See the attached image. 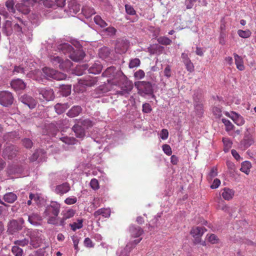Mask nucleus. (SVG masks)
Masks as SVG:
<instances>
[{
    "label": "nucleus",
    "mask_w": 256,
    "mask_h": 256,
    "mask_svg": "<svg viewBox=\"0 0 256 256\" xmlns=\"http://www.w3.org/2000/svg\"><path fill=\"white\" fill-rule=\"evenodd\" d=\"M104 32L108 33V36H112L116 34V29L114 27H108L103 30Z\"/></svg>",
    "instance_id": "obj_59"
},
{
    "label": "nucleus",
    "mask_w": 256,
    "mask_h": 256,
    "mask_svg": "<svg viewBox=\"0 0 256 256\" xmlns=\"http://www.w3.org/2000/svg\"><path fill=\"white\" fill-rule=\"evenodd\" d=\"M212 110L214 114L216 116V118H220L222 116V112L220 108L214 106Z\"/></svg>",
    "instance_id": "obj_58"
},
{
    "label": "nucleus",
    "mask_w": 256,
    "mask_h": 256,
    "mask_svg": "<svg viewBox=\"0 0 256 256\" xmlns=\"http://www.w3.org/2000/svg\"><path fill=\"white\" fill-rule=\"evenodd\" d=\"M75 214L74 210L72 209H70L67 210L66 212L63 214V217L64 219H68L70 218H72Z\"/></svg>",
    "instance_id": "obj_61"
},
{
    "label": "nucleus",
    "mask_w": 256,
    "mask_h": 256,
    "mask_svg": "<svg viewBox=\"0 0 256 256\" xmlns=\"http://www.w3.org/2000/svg\"><path fill=\"white\" fill-rule=\"evenodd\" d=\"M128 42L126 39L118 38L115 44V52L117 54H123L126 53L128 48Z\"/></svg>",
    "instance_id": "obj_9"
},
{
    "label": "nucleus",
    "mask_w": 256,
    "mask_h": 256,
    "mask_svg": "<svg viewBox=\"0 0 256 256\" xmlns=\"http://www.w3.org/2000/svg\"><path fill=\"white\" fill-rule=\"evenodd\" d=\"M25 69L24 68L21 66H14V68L12 70V74L14 75L22 74L24 75L25 74Z\"/></svg>",
    "instance_id": "obj_54"
},
{
    "label": "nucleus",
    "mask_w": 256,
    "mask_h": 256,
    "mask_svg": "<svg viewBox=\"0 0 256 256\" xmlns=\"http://www.w3.org/2000/svg\"><path fill=\"white\" fill-rule=\"evenodd\" d=\"M90 186L91 188L94 190H98L100 188L98 182L96 178H93L91 180L90 182Z\"/></svg>",
    "instance_id": "obj_64"
},
{
    "label": "nucleus",
    "mask_w": 256,
    "mask_h": 256,
    "mask_svg": "<svg viewBox=\"0 0 256 256\" xmlns=\"http://www.w3.org/2000/svg\"><path fill=\"white\" fill-rule=\"evenodd\" d=\"M194 106L198 114L200 115L203 112V104L198 97L194 98Z\"/></svg>",
    "instance_id": "obj_31"
},
{
    "label": "nucleus",
    "mask_w": 256,
    "mask_h": 256,
    "mask_svg": "<svg viewBox=\"0 0 256 256\" xmlns=\"http://www.w3.org/2000/svg\"><path fill=\"white\" fill-rule=\"evenodd\" d=\"M76 49L73 48L69 58L74 62H78L83 60L86 56L85 52L82 48V46L80 44L76 46Z\"/></svg>",
    "instance_id": "obj_6"
},
{
    "label": "nucleus",
    "mask_w": 256,
    "mask_h": 256,
    "mask_svg": "<svg viewBox=\"0 0 256 256\" xmlns=\"http://www.w3.org/2000/svg\"><path fill=\"white\" fill-rule=\"evenodd\" d=\"M111 50L106 46H104L100 49L98 55L100 58L103 59H106L108 60H112L111 57Z\"/></svg>",
    "instance_id": "obj_23"
},
{
    "label": "nucleus",
    "mask_w": 256,
    "mask_h": 256,
    "mask_svg": "<svg viewBox=\"0 0 256 256\" xmlns=\"http://www.w3.org/2000/svg\"><path fill=\"white\" fill-rule=\"evenodd\" d=\"M110 211L109 209L102 208L96 211L94 214V216L95 217H97L98 216L102 215L105 218H108L110 216Z\"/></svg>",
    "instance_id": "obj_37"
},
{
    "label": "nucleus",
    "mask_w": 256,
    "mask_h": 256,
    "mask_svg": "<svg viewBox=\"0 0 256 256\" xmlns=\"http://www.w3.org/2000/svg\"><path fill=\"white\" fill-rule=\"evenodd\" d=\"M154 84L147 81H138L134 82V86L138 89V93L142 96H151L154 94Z\"/></svg>",
    "instance_id": "obj_3"
},
{
    "label": "nucleus",
    "mask_w": 256,
    "mask_h": 256,
    "mask_svg": "<svg viewBox=\"0 0 256 256\" xmlns=\"http://www.w3.org/2000/svg\"><path fill=\"white\" fill-rule=\"evenodd\" d=\"M24 220L21 218L18 222L16 220H12L9 221L7 225V232L9 234H15L22 228Z\"/></svg>",
    "instance_id": "obj_4"
},
{
    "label": "nucleus",
    "mask_w": 256,
    "mask_h": 256,
    "mask_svg": "<svg viewBox=\"0 0 256 256\" xmlns=\"http://www.w3.org/2000/svg\"><path fill=\"white\" fill-rule=\"evenodd\" d=\"M12 27V21L6 20L2 24V32L6 36H10L13 32Z\"/></svg>",
    "instance_id": "obj_20"
},
{
    "label": "nucleus",
    "mask_w": 256,
    "mask_h": 256,
    "mask_svg": "<svg viewBox=\"0 0 256 256\" xmlns=\"http://www.w3.org/2000/svg\"><path fill=\"white\" fill-rule=\"evenodd\" d=\"M97 82L98 77L88 76L81 80L80 84L86 86H92L96 84Z\"/></svg>",
    "instance_id": "obj_22"
},
{
    "label": "nucleus",
    "mask_w": 256,
    "mask_h": 256,
    "mask_svg": "<svg viewBox=\"0 0 256 256\" xmlns=\"http://www.w3.org/2000/svg\"><path fill=\"white\" fill-rule=\"evenodd\" d=\"M234 58L237 68L240 70H244V66L242 64L243 62L242 58L236 54H234Z\"/></svg>",
    "instance_id": "obj_43"
},
{
    "label": "nucleus",
    "mask_w": 256,
    "mask_h": 256,
    "mask_svg": "<svg viewBox=\"0 0 256 256\" xmlns=\"http://www.w3.org/2000/svg\"><path fill=\"white\" fill-rule=\"evenodd\" d=\"M62 58L59 56H51L50 60L54 66L59 68L60 64L62 62Z\"/></svg>",
    "instance_id": "obj_47"
},
{
    "label": "nucleus",
    "mask_w": 256,
    "mask_h": 256,
    "mask_svg": "<svg viewBox=\"0 0 256 256\" xmlns=\"http://www.w3.org/2000/svg\"><path fill=\"white\" fill-rule=\"evenodd\" d=\"M70 190V186L68 183L64 182L56 186L55 192L57 194H63L68 192Z\"/></svg>",
    "instance_id": "obj_24"
},
{
    "label": "nucleus",
    "mask_w": 256,
    "mask_h": 256,
    "mask_svg": "<svg viewBox=\"0 0 256 256\" xmlns=\"http://www.w3.org/2000/svg\"><path fill=\"white\" fill-rule=\"evenodd\" d=\"M159 44L162 45H170L172 44V41L169 38L166 36H160L157 39Z\"/></svg>",
    "instance_id": "obj_50"
},
{
    "label": "nucleus",
    "mask_w": 256,
    "mask_h": 256,
    "mask_svg": "<svg viewBox=\"0 0 256 256\" xmlns=\"http://www.w3.org/2000/svg\"><path fill=\"white\" fill-rule=\"evenodd\" d=\"M252 165L250 162L248 161H245L243 162L242 164V166L240 170L248 174L250 172V169L251 168Z\"/></svg>",
    "instance_id": "obj_45"
},
{
    "label": "nucleus",
    "mask_w": 256,
    "mask_h": 256,
    "mask_svg": "<svg viewBox=\"0 0 256 256\" xmlns=\"http://www.w3.org/2000/svg\"><path fill=\"white\" fill-rule=\"evenodd\" d=\"M94 21L96 24L100 26L102 28H104L108 25L106 22L99 16H96L94 18Z\"/></svg>",
    "instance_id": "obj_52"
},
{
    "label": "nucleus",
    "mask_w": 256,
    "mask_h": 256,
    "mask_svg": "<svg viewBox=\"0 0 256 256\" xmlns=\"http://www.w3.org/2000/svg\"><path fill=\"white\" fill-rule=\"evenodd\" d=\"M8 10L10 12L14 14L16 12V5L14 0H8L5 4Z\"/></svg>",
    "instance_id": "obj_40"
},
{
    "label": "nucleus",
    "mask_w": 256,
    "mask_h": 256,
    "mask_svg": "<svg viewBox=\"0 0 256 256\" xmlns=\"http://www.w3.org/2000/svg\"><path fill=\"white\" fill-rule=\"evenodd\" d=\"M140 61L139 58H135L130 60L128 66L130 68L138 67L140 66Z\"/></svg>",
    "instance_id": "obj_57"
},
{
    "label": "nucleus",
    "mask_w": 256,
    "mask_h": 256,
    "mask_svg": "<svg viewBox=\"0 0 256 256\" xmlns=\"http://www.w3.org/2000/svg\"><path fill=\"white\" fill-rule=\"evenodd\" d=\"M10 86L14 90H20L25 89L26 87V83L20 78L12 80L10 82Z\"/></svg>",
    "instance_id": "obj_15"
},
{
    "label": "nucleus",
    "mask_w": 256,
    "mask_h": 256,
    "mask_svg": "<svg viewBox=\"0 0 256 256\" xmlns=\"http://www.w3.org/2000/svg\"><path fill=\"white\" fill-rule=\"evenodd\" d=\"M135 246L132 241L128 242L124 249L122 250L120 252H118V256H130V252Z\"/></svg>",
    "instance_id": "obj_27"
},
{
    "label": "nucleus",
    "mask_w": 256,
    "mask_h": 256,
    "mask_svg": "<svg viewBox=\"0 0 256 256\" xmlns=\"http://www.w3.org/2000/svg\"><path fill=\"white\" fill-rule=\"evenodd\" d=\"M12 252L15 256H22L24 254L23 250L20 247L15 245L12 246Z\"/></svg>",
    "instance_id": "obj_49"
},
{
    "label": "nucleus",
    "mask_w": 256,
    "mask_h": 256,
    "mask_svg": "<svg viewBox=\"0 0 256 256\" xmlns=\"http://www.w3.org/2000/svg\"><path fill=\"white\" fill-rule=\"evenodd\" d=\"M118 71L120 70H116V68L114 66H112L108 68L102 74L104 76H106L112 78V80L115 82L118 78H115V75Z\"/></svg>",
    "instance_id": "obj_18"
},
{
    "label": "nucleus",
    "mask_w": 256,
    "mask_h": 256,
    "mask_svg": "<svg viewBox=\"0 0 256 256\" xmlns=\"http://www.w3.org/2000/svg\"><path fill=\"white\" fill-rule=\"evenodd\" d=\"M80 68L82 70H88L90 74H96L102 72V66L100 62L97 61L90 66L88 64H82Z\"/></svg>",
    "instance_id": "obj_8"
},
{
    "label": "nucleus",
    "mask_w": 256,
    "mask_h": 256,
    "mask_svg": "<svg viewBox=\"0 0 256 256\" xmlns=\"http://www.w3.org/2000/svg\"><path fill=\"white\" fill-rule=\"evenodd\" d=\"M60 205L56 202H52V204L46 208L44 212V214L48 216L50 213L54 216H58L60 212Z\"/></svg>",
    "instance_id": "obj_12"
},
{
    "label": "nucleus",
    "mask_w": 256,
    "mask_h": 256,
    "mask_svg": "<svg viewBox=\"0 0 256 256\" xmlns=\"http://www.w3.org/2000/svg\"><path fill=\"white\" fill-rule=\"evenodd\" d=\"M46 152L43 149H40L37 150L36 152H35L32 155L30 158V161L32 162H34L37 160L38 156L41 154L42 156V154H45Z\"/></svg>",
    "instance_id": "obj_44"
},
{
    "label": "nucleus",
    "mask_w": 256,
    "mask_h": 256,
    "mask_svg": "<svg viewBox=\"0 0 256 256\" xmlns=\"http://www.w3.org/2000/svg\"><path fill=\"white\" fill-rule=\"evenodd\" d=\"M38 92L47 101L52 100L55 98L54 92L50 88H40Z\"/></svg>",
    "instance_id": "obj_11"
},
{
    "label": "nucleus",
    "mask_w": 256,
    "mask_h": 256,
    "mask_svg": "<svg viewBox=\"0 0 256 256\" xmlns=\"http://www.w3.org/2000/svg\"><path fill=\"white\" fill-rule=\"evenodd\" d=\"M72 66V62L70 60L66 59L64 60L62 59L59 68L64 71H68L71 68Z\"/></svg>",
    "instance_id": "obj_32"
},
{
    "label": "nucleus",
    "mask_w": 256,
    "mask_h": 256,
    "mask_svg": "<svg viewBox=\"0 0 256 256\" xmlns=\"http://www.w3.org/2000/svg\"><path fill=\"white\" fill-rule=\"evenodd\" d=\"M82 12L86 18H89L92 15L96 14V12L94 8L87 6H84L82 8Z\"/></svg>",
    "instance_id": "obj_38"
},
{
    "label": "nucleus",
    "mask_w": 256,
    "mask_h": 256,
    "mask_svg": "<svg viewBox=\"0 0 256 256\" xmlns=\"http://www.w3.org/2000/svg\"><path fill=\"white\" fill-rule=\"evenodd\" d=\"M17 196L14 192H10L6 194L4 196V200L8 203H13L17 200Z\"/></svg>",
    "instance_id": "obj_35"
},
{
    "label": "nucleus",
    "mask_w": 256,
    "mask_h": 256,
    "mask_svg": "<svg viewBox=\"0 0 256 256\" xmlns=\"http://www.w3.org/2000/svg\"><path fill=\"white\" fill-rule=\"evenodd\" d=\"M130 232L134 237H138L144 233L143 230L139 226L132 225L130 228Z\"/></svg>",
    "instance_id": "obj_28"
},
{
    "label": "nucleus",
    "mask_w": 256,
    "mask_h": 256,
    "mask_svg": "<svg viewBox=\"0 0 256 256\" xmlns=\"http://www.w3.org/2000/svg\"><path fill=\"white\" fill-rule=\"evenodd\" d=\"M60 140L68 144H74L77 142V140L74 137L64 136L60 138Z\"/></svg>",
    "instance_id": "obj_46"
},
{
    "label": "nucleus",
    "mask_w": 256,
    "mask_h": 256,
    "mask_svg": "<svg viewBox=\"0 0 256 256\" xmlns=\"http://www.w3.org/2000/svg\"><path fill=\"white\" fill-rule=\"evenodd\" d=\"M125 8L126 12L130 15H134L136 14V12L132 6L129 4L125 5Z\"/></svg>",
    "instance_id": "obj_60"
},
{
    "label": "nucleus",
    "mask_w": 256,
    "mask_h": 256,
    "mask_svg": "<svg viewBox=\"0 0 256 256\" xmlns=\"http://www.w3.org/2000/svg\"><path fill=\"white\" fill-rule=\"evenodd\" d=\"M222 122L226 126V130H232L234 126L229 120L226 118H222Z\"/></svg>",
    "instance_id": "obj_62"
},
{
    "label": "nucleus",
    "mask_w": 256,
    "mask_h": 256,
    "mask_svg": "<svg viewBox=\"0 0 256 256\" xmlns=\"http://www.w3.org/2000/svg\"><path fill=\"white\" fill-rule=\"evenodd\" d=\"M69 108L68 103L61 104L57 103L54 106V109L56 113L58 114H61L64 112L66 110Z\"/></svg>",
    "instance_id": "obj_29"
},
{
    "label": "nucleus",
    "mask_w": 256,
    "mask_h": 256,
    "mask_svg": "<svg viewBox=\"0 0 256 256\" xmlns=\"http://www.w3.org/2000/svg\"><path fill=\"white\" fill-rule=\"evenodd\" d=\"M238 34L241 38H248L250 36L252 33L250 31L248 30H240L238 31Z\"/></svg>",
    "instance_id": "obj_56"
},
{
    "label": "nucleus",
    "mask_w": 256,
    "mask_h": 256,
    "mask_svg": "<svg viewBox=\"0 0 256 256\" xmlns=\"http://www.w3.org/2000/svg\"><path fill=\"white\" fill-rule=\"evenodd\" d=\"M44 5L48 8H55V2L53 0H45L43 2Z\"/></svg>",
    "instance_id": "obj_63"
},
{
    "label": "nucleus",
    "mask_w": 256,
    "mask_h": 256,
    "mask_svg": "<svg viewBox=\"0 0 256 256\" xmlns=\"http://www.w3.org/2000/svg\"><path fill=\"white\" fill-rule=\"evenodd\" d=\"M80 6L76 0H72L68 2V10L70 14H76L80 11Z\"/></svg>",
    "instance_id": "obj_16"
},
{
    "label": "nucleus",
    "mask_w": 256,
    "mask_h": 256,
    "mask_svg": "<svg viewBox=\"0 0 256 256\" xmlns=\"http://www.w3.org/2000/svg\"><path fill=\"white\" fill-rule=\"evenodd\" d=\"M19 152V148L15 145L10 144L4 146L2 156L4 158L12 160L14 158Z\"/></svg>",
    "instance_id": "obj_5"
},
{
    "label": "nucleus",
    "mask_w": 256,
    "mask_h": 256,
    "mask_svg": "<svg viewBox=\"0 0 256 256\" xmlns=\"http://www.w3.org/2000/svg\"><path fill=\"white\" fill-rule=\"evenodd\" d=\"M254 141L252 138V136L247 130L244 133V136L243 140L240 142V146L244 148H247L250 146Z\"/></svg>",
    "instance_id": "obj_14"
},
{
    "label": "nucleus",
    "mask_w": 256,
    "mask_h": 256,
    "mask_svg": "<svg viewBox=\"0 0 256 256\" xmlns=\"http://www.w3.org/2000/svg\"><path fill=\"white\" fill-rule=\"evenodd\" d=\"M232 119L235 122V123L238 125H242L244 122V120L242 116L236 112H232Z\"/></svg>",
    "instance_id": "obj_42"
},
{
    "label": "nucleus",
    "mask_w": 256,
    "mask_h": 256,
    "mask_svg": "<svg viewBox=\"0 0 256 256\" xmlns=\"http://www.w3.org/2000/svg\"><path fill=\"white\" fill-rule=\"evenodd\" d=\"M16 8L18 12L24 14H28L30 11V8L27 7V6H26L22 2L16 4Z\"/></svg>",
    "instance_id": "obj_39"
},
{
    "label": "nucleus",
    "mask_w": 256,
    "mask_h": 256,
    "mask_svg": "<svg viewBox=\"0 0 256 256\" xmlns=\"http://www.w3.org/2000/svg\"><path fill=\"white\" fill-rule=\"evenodd\" d=\"M58 220L59 218L58 216H50L48 218L47 222L48 224L58 226Z\"/></svg>",
    "instance_id": "obj_55"
},
{
    "label": "nucleus",
    "mask_w": 256,
    "mask_h": 256,
    "mask_svg": "<svg viewBox=\"0 0 256 256\" xmlns=\"http://www.w3.org/2000/svg\"><path fill=\"white\" fill-rule=\"evenodd\" d=\"M204 230H206L205 228L200 226L193 228L192 229L190 234L194 238V243L195 244L201 242V236L204 234Z\"/></svg>",
    "instance_id": "obj_10"
},
{
    "label": "nucleus",
    "mask_w": 256,
    "mask_h": 256,
    "mask_svg": "<svg viewBox=\"0 0 256 256\" xmlns=\"http://www.w3.org/2000/svg\"><path fill=\"white\" fill-rule=\"evenodd\" d=\"M14 98L12 92L8 91L0 92V104L5 107H9L12 105Z\"/></svg>",
    "instance_id": "obj_7"
},
{
    "label": "nucleus",
    "mask_w": 256,
    "mask_h": 256,
    "mask_svg": "<svg viewBox=\"0 0 256 256\" xmlns=\"http://www.w3.org/2000/svg\"><path fill=\"white\" fill-rule=\"evenodd\" d=\"M77 122L80 124L81 126L84 128V130H86L90 128H91L93 126V124L92 120L89 119H84V120H75Z\"/></svg>",
    "instance_id": "obj_33"
},
{
    "label": "nucleus",
    "mask_w": 256,
    "mask_h": 256,
    "mask_svg": "<svg viewBox=\"0 0 256 256\" xmlns=\"http://www.w3.org/2000/svg\"><path fill=\"white\" fill-rule=\"evenodd\" d=\"M72 86L70 84H62L60 86V92L64 96H67L71 94Z\"/></svg>",
    "instance_id": "obj_30"
},
{
    "label": "nucleus",
    "mask_w": 256,
    "mask_h": 256,
    "mask_svg": "<svg viewBox=\"0 0 256 256\" xmlns=\"http://www.w3.org/2000/svg\"><path fill=\"white\" fill-rule=\"evenodd\" d=\"M78 223L74 222L73 224H70V226L73 231H76V229H80L82 227V220H78Z\"/></svg>",
    "instance_id": "obj_53"
},
{
    "label": "nucleus",
    "mask_w": 256,
    "mask_h": 256,
    "mask_svg": "<svg viewBox=\"0 0 256 256\" xmlns=\"http://www.w3.org/2000/svg\"><path fill=\"white\" fill-rule=\"evenodd\" d=\"M222 195L224 200H228L232 198L234 191L229 188H225L223 189Z\"/></svg>",
    "instance_id": "obj_34"
},
{
    "label": "nucleus",
    "mask_w": 256,
    "mask_h": 256,
    "mask_svg": "<svg viewBox=\"0 0 256 256\" xmlns=\"http://www.w3.org/2000/svg\"><path fill=\"white\" fill-rule=\"evenodd\" d=\"M41 76L44 78L48 80L52 78L56 80H64L66 79L67 77L66 74L47 66H45L42 69Z\"/></svg>",
    "instance_id": "obj_2"
},
{
    "label": "nucleus",
    "mask_w": 256,
    "mask_h": 256,
    "mask_svg": "<svg viewBox=\"0 0 256 256\" xmlns=\"http://www.w3.org/2000/svg\"><path fill=\"white\" fill-rule=\"evenodd\" d=\"M29 243V240L28 238H24L22 240H16L14 242V244L15 246H25Z\"/></svg>",
    "instance_id": "obj_48"
},
{
    "label": "nucleus",
    "mask_w": 256,
    "mask_h": 256,
    "mask_svg": "<svg viewBox=\"0 0 256 256\" xmlns=\"http://www.w3.org/2000/svg\"><path fill=\"white\" fill-rule=\"evenodd\" d=\"M41 220H42V218L38 214L32 213L28 216V221L32 225H40V222Z\"/></svg>",
    "instance_id": "obj_26"
},
{
    "label": "nucleus",
    "mask_w": 256,
    "mask_h": 256,
    "mask_svg": "<svg viewBox=\"0 0 256 256\" xmlns=\"http://www.w3.org/2000/svg\"><path fill=\"white\" fill-rule=\"evenodd\" d=\"M115 78H118L115 82H114L116 85H118L121 90H118L117 94L123 96L126 94H128L133 88V85L130 81L128 80L126 76L122 71H118L116 73Z\"/></svg>",
    "instance_id": "obj_1"
},
{
    "label": "nucleus",
    "mask_w": 256,
    "mask_h": 256,
    "mask_svg": "<svg viewBox=\"0 0 256 256\" xmlns=\"http://www.w3.org/2000/svg\"><path fill=\"white\" fill-rule=\"evenodd\" d=\"M20 138V136L19 132L16 131L8 132L3 136L4 140L8 142H14Z\"/></svg>",
    "instance_id": "obj_19"
},
{
    "label": "nucleus",
    "mask_w": 256,
    "mask_h": 256,
    "mask_svg": "<svg viewBox=\"0 0 256 256\" xmlns=\"http://www.w3.org/2000/svg\"><path fill=\"white\" fill-rule=\"evenodd\" d=\"M110 90L109 88L105 84L99 86L95 90V92L98 94L97 96L100 97L104 94L108 92Z\"/></svg>",
    "instance_id": "obj_41"
},
{
    "label": "nucleus",
    "mask_w": 256,
    "mask_h": 256,
    "mask_svg": "<svg viewBox=\"0 0 256 256\" xmlns=\"http://www.w3.org/2000/svg\"><path fill=\"white\" fill-rule=\"evenodd\" d=\"M18 19L19 20L20 22V24H16L13 26V31L14 30L15 32L22 34L23 33L22 32V25H24V26L27 25V22L22 20L20 18H18Z\"/></svg>",
    "instance_id": "obj_36"
},
{
    "label": "nucleus",
    "mask_w": 256,
    "mask_h": 256,
    "mask_svg": "<svg viewBox=\"0 0 256 256\" xmlns=\"http://www.w3.org/2000/svg\"><path fill=\"white\" fill-rule=\"evenodd\" d=\"M82 108L80 106H73L66 113V115L70 118H74L82 113Z\"/></svg>",
    "instance_id": "obj_25"
},
{
    "label": "nucleus",
    "mask_w": 256,
    "mask_h": 256,
    "mask_svg": "<svg viewBox=\"0 0 256 256\" xmlns=\"http://www.w3.org/2000/svg\"><path fill=\"white\" fill-rule=\"evenodd\" d=\"M72 130L74 132L76 138H82L86 136V130L84 128H83V127L78 122L72 126Z\"/></svg>",
    "instance_id": "obj_17"
},
{
    "label": "nucleus",
    "mask_w": 256,
    "mask_h": 256,
    "mask_svg": "<svg viewBox=\"0 0 256 256\" xmlns=\"http://www.w3.org/2000/svg\"><path fill=\"white\" fill-rule=\"evenodd\" d=\"M22 145L28 149H30L33 146L32 140L29 138H24L22 140Z\"/></svg>",
    "instance_id": "obj_51"
},
{
    "label": "nucleus",
    "mask_w": 256,
    "mask_h": 256,
    "mask_svg": "<svg viewBox=\"0 0 256 256\" xmlns=\"http://www.w3.org/2000/svg\"><path fill=\"white\" fill-rule=\"evenodd\" d=\"M57 48L60 52H62L64 54H68L69 56L73 47L68 43H62L58 44L57 46Z\"/></svg>",
    "instance_id": "obj_21"
},
{
    "label": "nucleus",
    "mask_w": 256,
    "mask_h": 256,
    "mask_svg": "<svg viewBox=\"0 0 256 256\" xmlns=\"http://www.w3.org/2000/svg\"><path fill=\"white\" fill-rule=\"evenodd\" d=\"M20 100L28 107L32 109L35 108L36 104V100L31 96L24 94L20 98Z\"/></svg>",
    "instance_id": "obj_13"
}]
</instances>
